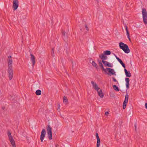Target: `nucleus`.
Returning a JSON list of instances; mask_svg holds the SVG:
<instances>
[{
	"label": "nucleus",
	"mask_w": 147,
	"mask_h": 147,
	"mask_svg": "<svg viewBox=\"0 0 147 147\" xmlns=\"http://www.w3.org/2000/svg\"><path fill=\"white\" fill-rule=\"evenodd\" d=\"M8 63V77L9 80H11L13 77V71L12 68V59H11V56L9 55L7 59Z\"/></svg>",
	"instance_id": "obj_1"
},
{
	"label": "nucleus",
	"mask_w": 147,
	"mask_h": 147,
	"mask_svg": "<svg viewBox=\"0 0 147 147\" xmlns=\"http://www.w3.org/2000/svg\"><path fill=\"white\" fill-rule=\"evenodd\" d=\"M119 45L120 48L122 49L125 53H128L129 52L130 50L126 44L121 42L119 43Z\"/></svg>",
	"instance_id": "obj_2"
},
{
	"label": "nucleus",
	"mask_w": 147,
	"mask_h": 147,
	"mask_svg": "<svg viewBox=\"0 0 147 147\" xmlns=\"http://www.w3.org/2000/svg\"><path fill=\"white\" fill-rule=\"evenodd\" d=\"M142 12L143 22L145 25H146L147 24V12L146 9L143 8Z\"/></svg>",
	"instance_id": "obj_3"
},
{
	"label": "nucleus",
	"mask_w": 147,
	"mask_h": 147,
	"mask_svg": "<svg viewBox=\"0 0 147 147\" xmlns=\"http://www.w3.org/2000/svg\"><path fill=\"white\" fill-rule=\"evenodd\" d=\"M7 135L12 145V147H16L15 141L11 136V133L9 131H8L7 133Z\"/></svg>",
	"instance_id": "obj_4"
},
{
	"label": "nucleus",
	"mask_w": 147,
	"mask_h": 147,
	"mask_svg": "<svg viewBox=\"0 0 147 147\" xmlns=\"http://www.w3.org/2000/svg\"><path fill=\"white\" fill-rule=\"evenodd\" d=\"M128 97L129 95L127 94L125 96V100L123 102V109H125L126 107L128 101Z\"/></svg>",
	"instance_id": "obj_5"
},
{
	"label": "nucleus",
	"mask_w": 147,
	"mask_h": 147,
	"mask_svg": "<svg viewBox=\"0 0 147 147\" xmlns=\"http://www.w3.org/2000/svg\"><path fill=\"white\" fill-rule=\"evenodd\" d=\"M46 134V132L45 129H43L40 136V140L41 142H42Z\"/></svg>",
	"instance_id": "obj_6"
},
{
	"label": "nucleus",
	"mask_w": 147,
	"mask_h": 147,
	"mask_svg": "<svg viewBox=\"0 0 147 147\" xmlns=\"http://www.w3.org/2000/svg\"><path fill=\"white\" fill-rule=\"evenodd\" d=\"M19 2L18 0H14L13 2L12 7L14 10H16L18 7Z\"/></svg>",
	"instance_id": "obj_7"
},
{
	"label": "nucleus",
	"mask_w": 147,
	"mask_h": 147,
	"mask_svg": "<svg viewBox=\"0 0 147 147\" xmlns=\"http://www.w3.org/2000/svg\"><path fill=\"white\" fill-rule=\"evenodd\" d=\"M106 69L107 70V72L108 71L109 73V74L107 73V74H111L112 75H116V74H115V72L113 69L110 68H106Z\"/></svg>",
	"instance_id": "obj_8"
},
{
	"label": "nucleus",
	"mask_w": 147,
	"mask_h": 147,
	"mask_svg": "<svg viewBox=\"0 0 147 147\" xmlns=\"http://www.w3.org/2000/svg\"><path fill=\"white\" fill-rule=\"evenodd\" d=\"M102 62L105 66H107L108 67H112L113 66L112 64L110 63H109L106 61L102 60Z\"/></svg>",
	"instance_id": "obj_9"
},
{
	"label": "nucleus",
	"mask_w": 147,
	"mask_h": 147,
	"mask_svg": "<svg viewBox=\"0 0 147 147\" xmlns=\"http://www.w3.org/2000/svg\"><path fill=\"white\" fill-rule=\"evenodd\" d=\"M91 83L92 84L94 89L98 91L100 89V88L98 87L96 83H95L93 81L91 82Z\"/></svg>",
	"instance_id": "obj_10"
},
{
	"label": "nucleus",
	"mask_w": 147,
	"mask_h": 147,
	"mask_svg": "<svg viewBox=\"0 0 147 147\" xmlns=\"http://www.w3.org/2000/svg\"><path fill=\"white\" fill-rule=\"evenodd\" d=\"M31 61L32 62L33 66H34L35 63V58L34 56L32 54H30Z\"/></svg>",
	"instance_id": "obj_11"
},
{
	"label": "nucleus",
	"mask_w": 147,
	"mask_h": 147,
	"mask_svg": "<svg viewBox=\"0 0 147 147\" xmlns=\"http://www.w3.org/2000/svg\"><path fill=\"white\" fill-rule=\"evenodd\" d=\"M98 64L99 65V66L102 69V70L104 71L105 73H107V70L106 69H105L103 67V66L102 63V61H101L100 60H98Z\"/></svg>",
	"instance_id": "obj_12"
},
{
	"label": "nucleus",
	"mask_w": 147,
	"mask_h": 147,
	"mask_svg": "<svg viewBox=\"0 0 147 147\" xmlns=\"http://www.w3.org/2000/svg\"><path fill=\"white\" fill-rule=\"evenodd\" d=\"M96 136L97 143V147H99L100 144V138L98 136L97 133H96Z\"/></svg>",
	"instance_id": "obj_13"
},
{
	"label": "nucleus",
	"mask_w": 147,
	"mask_h": 147,
	"mask_svg": "<svg viewBox=\"0 0 147 147\" xmlns=\"http://www.w3.org/2000/svg\"><path fill=\"white\" fill-rule=\"evenodd\" d=\"M115 56L116 58V59H117V60L119 61V62L122 65V66L124 68L125 67V64L120 59L119 57H117L116 55H115Z\"/></svg>",
	"instance_id": "obj_14"
},
{
	"label": "nucleus",
	"mask_w": 147,
	"mask_h": 147,
	"mask_svg": "<svg viewBox=\"0 0 147 147\" xmlns=\"http://www.w3.org/2000/svg\"><path fill=\"white\" fill-rule=\"evenodd\" d=\"M99 57L101 59L103 60L107 59V56H106L104 53L99 55Z\"/></svg>",
	"instance_id": "obj_15"
},
{
	"label": "nucleus",
	"mask_w": 147,
	"mask_h": 147,
	"mask_svg": "<svg viewBox=\"0 0 147 147\" xmlns=\"http://www.w3.org/2000/svg\"><path fill=\"white\" fill-rule=\"evenodd\" d=\"M124 71L126 76L127 77H130L131 73L129 71H128L125 68H124Z\"/></svg>",
	"instance_id": "obj_16"
},
{
	"label": "nucleus",
	"mask_w": 147,
	"mask_h": 147,
	"mask_svg": "<svg viewBox=\"0 0 147 147\" xmlns=\"http://www.w3.org/2000/svg\"><path fill=\"white\" fill-rule=\"evenodd\" d=\"M100 91L98 90V91H97L98 95L100 97V98H103L104 96V94L102 92V90L100 89Z\"/></svg>",
	"instance_id": "obj_17"
},
{
	"label": "nucleus",
	"mask_w": 147,
	"mask_h": 147,
	"mask_svg": "<svg viewBox=\"0 0 147 147\" xmlns=\"http://www.w3.org/2000/svg\"><path fill=\"white\" fill-rule=\"evenodd\" d=\"M47 133H52V128L49 125H47Z\"/></svg>",
	"instance_id": "obj_18"
},
{
	"label": "nucleus",
	"mask_w": 147,
	"mask_h": 147,
	"mask_svg": "<svg viewBox=\"0 0 147 147\" xmlns=\"http://www.w3.org/2000/svg\"><path fill=\"white\" fill-rule=\"evenodd\" d=\"M111 52L110 51L108 50L104 51L103 52V53L105 55H109L111 54Z\"/></svg>",
	"instance_id": "obj_19"
},
{
	"label": "nucleus",
	"mask_w": 147,
	"mask_h": 147,
	"mask_svg": "<svg viewBox=\"0 0 147 147\" xmlns=\"http://www.w3.org/2000/svg\"><path fill=\"white\" fill-rule=\"evenodd\" d=\"M92 65L95 67H96L97 70H98V66L96 63L94 61H92Z\"/></svg>",
	"instance_id": "obj_20"
},
{
	"label": "nucleus",
	"mask_w": 147,
	"mask_h": 147,
	"mask_svg": "<svg viewBox=\"0 0 147 147\" xmlns=\"http://www.w3.org/2000/svg\"><path fill=\"white\" fill-rule=\"evenodd\" d=\"M113 89L116 91H119V90L118 87L116 85H113Z\"/></svg>",
	"instance_id": "obj_21"
},
{
	"label": "nucleus",
	"mask_w": 147,
	"mask_h": 147,
	"mask_svg": "<svg viewBox=\"0 0 147 147\" xmlns=\"http://www.w3.org/2000/svg\"><path fill=\"white\" fill-rule=\"evenodd\" d=\"M41 91L40 90H37L35 92V94L37 95H40L41 94Z\"/></svg>",
	"instance_id": "obj_22"
},
{
	"label": "nucleus",
	"mask_w": 147,
	"mask_h": 147,
	"mask_svg": "<svg viewBox=\"0 0 147 147\" xmlns=\"http://www.w3.org/2000/svg\"><path fill=\"white\" fill-rule=\"evenodd\" d=\"M63 102L65 103L66 104L68 102V100L67 98L65 96H64L63 97Z\"/></svg>",
	"instance_id": "obj_23"
},
{
	"label": "nucleus",
	"mask_w": 147,
	"mask_h": 147,
	"mask_svg": "<svg viewBox=\"0 0 147 147\" xmlns=\"http://www.w3.org/2000/svg\"><path fill=\"white\" fill-rule=\"evenodd\" d=\"M48 134V137L49 140H51L52 139V133H47Z\"/></svg>",
	"instance_id": "obj_24"
},
{
	"label": "nucleus",
	"mask_w": 147,
	"mask_h": 147,
	"mask_svg": "<svg viewBox=\"0 0 147 147\" xmlns=\"http://www.w3.org/2000/svg\"><path fill=\"white\" fill-rule=\"evenodd\" d=\"M54 48L53 47V48H52V49L51 50V55L53 57H54L55 56L54 51Z\"/></svg>",
	"instance_id": "obj_25"
},
{
	"label": "nucleus",
	"mask_w": 147,
	"mask_h": 147,
	"mask_svg": "<svg viewBox=\"0 0 147 147\" xmlns=\"http://www.w3.org/2000/svg\"><path fill=\"white\" fill-rule=\"evenodd\" d=\"M125 29L126 30L127 34H129V31L128 30V28H127V26L126 24H125Z\"/></svg>",
	"instance_id": "obj_26"
},
{
	"label": "nucleus",
	"mask_w": 147,
	"mask_h": 147,
	"mask_svg": "<svg viewBox=\"0 0 147 147\" xmlns=\"http://www.w3.org/2000/svg\"><path fill=\"white\" fill-rule=\"evenodd\" d=\"M85 27L86 28V30L87 32H88L89 30V29L88 27V26L87 25V24H86L85 25Z\"/></svg>",
	"instance_id": "obj_27"
},
{
	"label": "nucleus",
	"mask_w": 147,
	"mask_h": 147,
	"mask_svg": "<svg viewBox=\"0 0 147 147\" xmlns=\"http://www.w3.org/2000/svg\"><path fill=\"white\" fill-rule=\"evenodd\" d=\"M13 97L11 95H10L8 96V98L10 100H13Z\"/></svg>",
	"instance_id": "obj_28"
},
{
	"label": "nucleus",
	"mask_w": 147,
	"mask_h": 147,
	"mask_svg": "<svg viewBox=\"0 0 147 147\" xmlns=\"http://www.w3.org/2000/svg\"><path fill=\"white\" fill-rule=\"evenodd\" d=\"M125 80L126 82V83H129V80L128 78H125Z\"/></svg>",
	"instance_id": "obj_29"
},
{
	"label": "nucleus",
	"mask_w": 147,
	"mask_h": 147,
	"mask_svg": "<svg viewBox=\"0 0 147 147\" xmlns=\"http://www.w3.org/2000/svg\"><path fill=\"white\" fill-rule=\"evenodd\" d=\"M112 78V79H113V81H114V82H117V84H119L118 82V81H117V80H116L115 78H114V77H113V78Z\"/></svg>",
	"instance_id": "obj_30"
},
{
	"label": "nucleus",
	"mask_w": 147,
	"mask_h": 147,
	"mask_svg": "<svg viewBox=\"0 0 147 147\" xmlns=\"http://www.w3.org/2000/svg\"><path fill=\"white\" fill-rule=\"evenodd\" d=\"M62 35L63 36H65L66 32L65 31L63 30H62Z\"/></svg>",
	"instance_id": "obj_31"
},
{
	"label": "nucleus",
	"mask_w": 147,
	"mask_h": 147,
	"mask_svg": "<svg viewBox=\"0 0 147 147\" xmlns=\"http://www.w3.org/2000/svg\"><path fill=\"white\" fill-rule=\"evenodd\" d=\"M129 83H126V86L127 89H128L129 88Z\"/></svg>",
	"instance_id": "obj_32"
},
{
	"label": "nucleus",
	"mask_w": 147,
	"mask_h": 147,
	"mask_svg": "<svg viewBox=\"0 0 147 147\" xmlns=\"http://www.w3.org/2000/svg\"><path fill=\"white\" fill-rule=\"evenodd\" d=\"M127 38H128L129 40V41H131V39H130V37H129V34H127Z\"/></svg>",
	"instance_id": "obj_33"
},
{
	"label": "nucleus",
	"mask_w": 147,
	"mask_h": 147,
	"mask_svg": "<svg viewBox=\"0 0 147 147\" xmlns=\"http://www.w3.org/2000/svg\"><path fill=\"white\" fill-rule=\"evenodd\" d=\"M109 113L108 111L106 112L105 113V114L107 116L108 114Z\"/></svg>",
	"instance_id": "obj_34"
},
{
	"label": "nucleus",
	"mask_w": 147,
	"mask_h": 147,
	"mask_svg": "<svg viewBox=\"0 0 147 147\" xmlns=\"http://www.w3.org/2000/svg\"><path fill=\"white\" fill-rule=\"evenodd\" d=\"M145 108L146 109H147V103H145Z\"/></svg>",
	"instance_id": "obj_35"
},
{
	"label": "nucleus",
	"mask_w": 147,
	"mask_h": 147,
	"mask_svg": "<svg viewBox=\"0 0 147 147\" xmlns=\"http://www.w3.org/2000/svg\"><path fill=\"white\" fill-rule=\"evenodd\" d=\"M134 127H135V130H136V124H135Z\"/></svg>",
	"instance_id": "obj_36"
},
{
	"label": "nucleus",
	"mask_w": 147,
	"mask_h": 147,
	"mask_svg": "<svg viewBox=\"0 0 147 147\" xmlns=\"http://www.w3.org/2000/svg\"><path fill=\"white\" fill-rule=\"evenodd\" d=\"M56 147H60V146H59V145H58V144L56 145Z\"/></svg>",
	"instance_id": "obj_37"
},
{
	"label": "nucleus",
	"mask_w": 147,
	"mask_h": 147,
	"mask_svg": "<svg viewBox=\"0 0 147 147\" xmlns=\"http://www.w3.org/2000/svg\"><path fill=\"white\" fill-rule=\"evenodd\" d=\"M5 108V107H2V109H3V110H4V109Z\"/></svg>",
	"instance_id": "obj_38"
},
{
	"label": "nucleus",
	"mask_w": 147,
	"mask_h": 147,
	"mask_svg": "<svg viewBox=\"0 0 147 147\" xmlns=\"http://www.w3.org/2000/svg\"><path fill=\"white\" fill-rule=\"evenodd\" d=\"M59 107H58V109H59L60 108V105H59Z\"/></svg>",
	"instance_id": "obj_39"
},
{
	"label": "nucleus",
	"mask_w": 147,
	"mask_h": 147,
	"mask_svg": "<svg viewBox=\"0 0 147 147\" xmlns=\"http://www.w3.org/2000/svg\"><path fill=\"white\" fill-rule=\"evenodd\" d=\"M59 109H58H58H57V110H58V111H59Z\"/></svg>",
	"instance_id": "obj_40"
},
{
	"label": "nucleus",
	"mask_w": 147,
	"mask_h": 147,
	"mask_svg": "<svg viewBox=\"0 0 147 147\" xmlns=\"http://www.w3.org/2000/svg\"><path fill=\"white\" fill-rule=\"evenodd\" d=\"M96 0V1H98V0Z\"/></svg>",
	"instance_id": "obj_41"
}]
</instances>
